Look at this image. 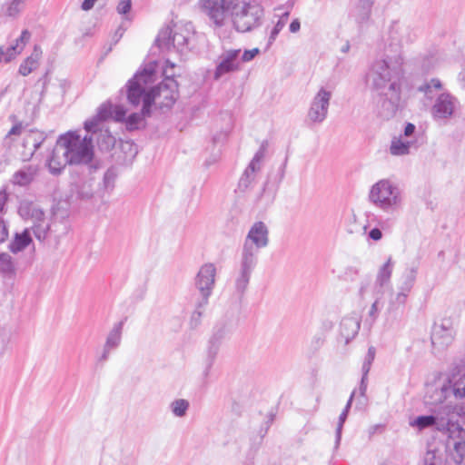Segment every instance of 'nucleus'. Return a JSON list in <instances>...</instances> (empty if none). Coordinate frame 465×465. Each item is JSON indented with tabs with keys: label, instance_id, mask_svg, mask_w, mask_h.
Listing matches in <instances>:
<instances>
[{
	"label": "nucleus",
	"instance_id": "f257e3e1",
	"mask_svg": "<svg viewBox=\"0 0 465 465\" xmlns=\"http://www.w3.org/2000/svg\"><path fill=\"white\" fill-rule=\"evenodd\" d=\"M402 65V55L387 51L382 59L375 60L371 64L366 74L368 84L379 96L378 114L383 119L393 117L398 111L401 94Z\"/></svg>",
	"mask_w": 465,
	"mask_h": 465
},
{
	"label": "nucleus",
	"instance_id": "f03ea898",
	"mask_svg": "<svg viewBox=\"0 0 465 465\" xmlns=\"http://www.w3.org/2000/svg\"><path fill=\"white\" fill-rule=\"evenodd\" d=\"M368 201L385 213L398 212L403 205V193L391 179L383 178L373 183L368 193Z\"/></svg>",
	"mask_w": 465,
	"mask_h": 465
},
{
	"label": "nucleus",
	"instance_id": "7ed1b4c3",
	"mask_svg": "<svg viewBox=\"0 0 465 465\" xmlns=\"http://www.w3.org/2000/svg\"><path fill=\"white\" fill-rule=\"evenodd\" d=\"M93 135H85L84 138L76 132H68L61 135L57 141L58 147L64 149L69 164H87L94 157Z\"/></svg>",
	"mask_w": 465,
	"mask_h": 465
},
{
	"label": "nucleus",
	"instance_id": "20e7f679",
	"mask_svg": "<svg viewBox=\"0 0 465 465\" xmlns=\"http://www.w3.org/2000/svg\"><path fill=\"white\" fill-rule=\"evenodd\" d=\"M193 35L194 28L192 23L173 24L159 32L155 43L163 51L173 49L183 54L190 49V43Z\"/></svg>",
	"mask_w": 465,
	"mask_h": 465
},
{
	"label": "nucleus",
	"instance_id": "39448f33",
	"mask_svg": "<svg viewBox=\"0 0 465 465\" xmlns=\"http://www.w3.org/2000/svg\"><path fill=\"white\" fill-rule=\"evenodd\" d=\"M154 67L149 65L138 72L130 79L126 84L128 102L137 106L143 103V115L151 114V107L153 104V95L152 92H146V85L153 81Z\"/></svg>",
	"mask_w": 465,
	"mask_h": 465
},
{
	"label": "nucleus",
	"instance_id": "423d86ee",
	"mask_svg": "<svg viewBox=\"0 0 465 465\" xmlns=\"http://www.w3.org/2000/svg\"><path fill=\"white\" fill-rule=\"evenodd\" d=\"M229 14L233 16L235 29L245 33L260 26L263 17V8L255 2L242 3L238 8L231 10Z\"/></svg>",
	"mask_w": 465,
	"mask_h": 465
},
{
	"label": "nucleus",
	"instance_id": "0eeeda50",
	"mask_svg": "<svg viewBox=\"0 0 465 465\" xmlns=\"http://www.w3.org/2000/svg\"><path fill=\"white\" fill-rule=\"evenodd\" d=\"M452 407L446 404L441 406L439 410L434 411L430 415L418 416L410 422V425L417 428L419 430H423L428 428H433L439 431L448 430L450 424L449 415L452 413Z\"/></svg>",
	"mask_w": 465,
	"mask_h": 465
},
{
	"label": "nucleus",
	"instance_id": "6e6552de",
	"mask_svg": "<svg viewBox=\"0 0 465 465\" xmlns=\"http://www.w3.org/2000/svg\"><path fill=\"white\" fill-rule=\"evenodd\" d=\"M332 92L325 87H321L312 97L307 112V121L310 124H321L328 116L330 102Z\"/></svg>",
	"mask_w": 465,
	"mask_h": 465
},
{
	"label": "nucleus",
	"instance_id": "1a4fd4ad",
	"mask_svg": "<svg viewBox=\"0 0 465 465\" xmlns=\"http://www.w3.org/2000/svg\"><path fill=\"white\" fill-rule=\"evenodd\" d=\"M415 35L411 29L400 23L392 22L389 29L388 45L385 48L390 54L402 55V47L414 41Z\"/></svg>",
	"mask_w": 465,
	"mask_h": 465
},
{
	"label": "nucleus",
	"instance_id": "9d476101",
	"mask_svg": "<svg viewBox=\"0 0 465 465\" xmlns=\"http://www.w3.org/2000/svg\"><path fill=\"white\" fill-rule=\"evenodd\" d=\"M265 145L262 144L255 153L253 158L239 179L236 192L246 193L254 187L257 183L258 173L262 169V163L265 156Z\"/></svg>",
	"mask_w": 465,
	"mask_h": 465
},
{
	"label": "nucleus",
	"instance_id": "9b49d317",
	"mask_svg": "<svg viewBox=\"0 0 465 465\" xmlns=\"http://www.w3.org/2000/svg\"><path fill=\"white\" fill-rule=\"evenodd\" d=\"M151 92L153 95V104L156 103L161 109H170L178 97V84L173 77L166 76Z\"/></svg>",
	"mask_w": 465,
	"mask_h": 465
},
{
	"label": "nucleus",
	"instance_id": "f8f14e48",
	"mask_svg": "<svg viewBox=\"0 0 465 465\" xmlns=\"http://www.w3.org/2000/svg\"><path fill=\"white\" fill-rule=\"evenodd\" d=\"M452 392L455 398H465V372L463 374H453L448 381L447 385H443L440 390L433 391L435 395L434 401H430L429 396H425L426 404L442 403L448 394Z\"/></svg>",
	"mask_w": 465,
	"mask_h": 465
},
{
	"label": "nucleus",
	"instance_id": "ddd939ff",
	"mask_svg": "<svg viewBox=\"0 0 465 465\" xmlns=\"http://www.w3.org/2000/svg\"><path fill=\"white\" fill-rule=\"evenodd\" d=\"M215 277L216 268L213 263H204L197 273L195 284L203 299V303H208L214 287Z\"/></svg>",
	"mask_w": 465,
	"mask_h": 465
},
{
	"label": "nucleus",
	"instance_id": "4468645a",
	"mask_svg": "<svg viewBox=\"0 0 465 465\" xmlns=\"http://www.w3.org/2000/svg\"><path fill=\"white\" fill-rule=\"evenodd\" d=\"M454 328L450 319H442L440 322L434 323L431 331V343L433 347L443 350L454 339Z\"/></svg>",
	"mask_w": 465,
	"mask_h": 465
},
{
	"label": "nucleus",
	"instance_id": "2eb2a0df",
	"mask_svg": "<svg viewBox=\"0 0 465 465\" xmlns=\"http://www.w3.org/2000/svg\"><path fill=\"white\" fill-rule=\"evenodd\" d=\"M458 100L449 92H441L435 99L431 114L435 120H446L454 114Z\"/></svg>",
	"mask_w": 465,
	"mask_h": 465
},
{
	"label": "nucleus",
	"instance_id": "dca6fc26",
	"mask_svg": "<svg viewBox=\"0 0 465 465\" xmlns=\"http://www.w3.org/2000/svg\"><path fill=\"white\" fill-rule=\"evenodd\" d=\"M240 49H232L225 51L220 56V62L214 72L215 79L222 77L225 74L238 71L241 65Z\"/></svg>",
	"mask_w": 465,
	"mask_h": 465
},
{
	"label": "nucleus",
	"instance_id": "f3484780",
	"mask_svg": "<svg viewBox=\"0 0 465 465\" xmlns=\"http://www.w3.org/2000/svg\"><path fill=\"white\" fill-rule=\"evenodd\" d=\"M31 34L28 30H23L21 35L15 39V43L9 45L0 46V64H7L14 60L22 53L26 43L29 41Z\"/></svg>",
	"mask_w": 465,
	"mask_h": 465
},
{
	"label": "nucleus",
	"instance_id": "a211bd4d",
	"mask_svg": "<svg viewBox=\"0 0 465 465\" xmlns=\"http://www.w3.org/2000/svg\"><path fill=\"white\" fill-rule=\"evenodd\" d=\"M199 6L215 26L223 25L222 0H199Z\"/></svg>",
	"mask_w": 465,
	"mask_h": 465
},
{
	"label": "nucleus",
	"instance_id": "6ab92c4d",
	"mask_svg": "<svg viewBox=\"0 0 465 465\" xmlns=\"http://www.w3.org/2000/svg\"><path fill=\"white\" fill-rule=\"evenodd\" d=\"M248 242L265 247L268 244V229L264 223L256 222L251 227L246 239Z\"/></svg>",
	"mask_w": 465,
	"mask_h": 465
},
{
	"label": "nucleus",
	"instance_id": "aec40b11",
	"mask_svg": "<svg viewBox=\"0 0 465 465\" xmlns=\"http://www.w3.org/2000/svg\"><path fill=\"white\" fill-rule=\"evenodd\" d=\"M360 330V320L357 316L343 317L340 323V333L348 343Z\"/></svg>",
	"mask_w": 465,
	"mask_h": 465
},
{
	"label": "nucleus",
	"instance_id": "412c9836",
	"mask_svg": "<svg viewBox=\"0 0 465 465\" xmlns=\"http://www.w3.org/2000/svg\"><path fill=\"white\" fill-rule=\"evenodd\" d=\"M44 213L45 212L33 202L24 200L19 203L18 214L25 220L40 221L44 217Z\"/></svg>",
	"mask_w": 465,
	"mask_h": 465
},
{
	"label": "nucleus",
	"instance_id": "4be33fe9",
	"mask_svg": "<svg viewBox=\"0 0 465 465\" xmlns=\"http://www.w3.org/2000/svg\"><path fill=\"white\" fill-rule=\"evenodd\" d=\"M42 49L39 45H35L34 50L30 56L25 59L19 66L18 72L23 76H27L35 71L40 64L42 57Z\"/></svg>",
	"mask_w": 465,
	"mask_h": 465
},
{
	"label": "nucleus",
	"instance_id": "5701e85b",
	"mask_svg": "<svg viewBox=\"0 0 465 465\" xmlns=\"http://www.w3.org/2000/svg\"><path fill=\"white\" fill-rule=\"evenodd\" d=\"M413 146H416V141L405 140L403 136L400 135L391 140L389 152L393 156H403L409 154Z\"/></svg>",
	"mask_w": 465,
	"mask_h": 465
},
{
	"label": "nucleus",
	"instance_id": "b1692460",
	"mask_svg": "<svg viewBox=\"0 0 465 465\" xmlns=\"http://www.w3.org/2000/svg\"><path fill=\"white\" fill-rule=\"evenodd\" d=\"M37 173V167L34 165H27L16 171L12 177V182L15 185L27 186L35 179Z\"/></svg>",
	"mask_w": 465,
	"mask_h": 465
},
{
	"label": "nucleus",
	"instance_id": "393cba45",
	"mask_svg": "<svg viewBox=\"0 0 465 465\" xmlns=\"http://www.w3.org/2000/svg\"><path fill=\"white\" fill-rule=\"evenodd\" d=\"M221 344V342L213 341L211 339L208 341L206 357L204 360V370L203 372V375L205 379L210 375L211 370L214 364L217 354L219 352Z\"/></svg>",
	"mask_w": 465,
	"mask_h": 465
},
{
	"label": "nucleus",
	"instance_id": "a878e982",
	"mask_svg": "<svg viewBox=\"0 0 465 465\" xmlns=\"http://www.w3.org/2000/svg\"><path fill=\"white\" fill-rule=\"evenodd\" d=\"M31 242V231L29 228H26L22 232L15 233L14 240L9 243V250L13 253H17L25 250Z\"/></svg>",
	"mask_w": 465,
	"mask_h": 465
},
{
	"label": "nucleus",
	"instance_id": "bb28decb",
	"mask_svg": "<svg viewBox=\"0 0 465 465\" xmlns=\"http://www.w3.org/2000/svg\"><path fill=\"white\" fill-rule=\"evenodd\" d=\"M34 224L30 228L31 232L40 241H50V221L46 219L45 214L40 221H33Z\"/></svg>",
	"mask_w": 465,
	"mask_h": 465
},
{
	"label": "nucleus",
	"instance_id": "cd10ccee",
	"mask_svg": "<svg viewBox=\"0 0 465 465\" xmlns=\"http://www.w3.org/2000/svg\"><path fill=\"white\" fill-rule=\"evenodd\" d=\"M125 321L126 318L114 323V327L109 331L106 337V341L104 343L105 347L114 350L120 345L122 341L123 328Z\"/></svg>",
	"mask_w": 465,
	"mask_h": 465
},
{
	"label": "nucleus",
	"instance_id": "c85d7f7f",
	"mask_svg": "<svg viewBox=\"0 0 465 465\" xmlns=\"http://www.w3.org/2000/svg\"><path fill=\"white\" fill-rule=\"evenodd\" d=\"M371 6V0H359V4L351 11V15L357 23L362 24L369 19Z\"/></svg>",
	"mask_w": 465,
	"mask_h": 465
},
{
	"label": "nucleus",
	"instance_id": "c756f323",
	"mask_svg": "<svg viewBox=\"0 0 465 465\" xmlns=\"http://www.w3.org/2000/svg\"><path fill=\"white\" fill-rule=\"evenodd\" d=\"M252 270V263L242 264L239 275L235 280V287L240 294H242L246 290Z\"/></svg>",
	"mask_w": 465,
	"mask_h": 465
},
{
	"label": "nucleus",
	"instance_id": "7c9ffc66",
	"mask_svg": "<svg viewBox=\"0 0 465 465\" xmlns=\"http://www.w3.org/2000/svg\"><path fill=\"white\" fill-rule=\"evenodd\" d=\"M59 148L60 147L57 146L53 151V153L47 162V165H48L50 173L54 175L59 174L61 173V171L65 167V165L67 163H69V162L66 161L65 156L63 155V158L59 157V155H58Z\"/></svg>",
	"mask_w": 465,
	"mask_h": 465
},
{
	"label": "nucleus",
	"instance_id": "2f4dec72",
	"mask_svg": "<svg viewBox=\"0 0 465 465\" xmlns=\"http://www.w3.org/2000/svg\"><path fill=\"white\" fill-rule=\"evenodd\" d=\"M354 394H355V391H352L351 395L350 396V398H349V400L347 401V404H346L344 410L340 414L339 421H338L337 428H336L334 450H338V448L340 446L341 440V432H342L343 424H344V422H345V420H346V419L348 417V412H349V411H350V409L351 407V403H352V400H353Z\"/></svg>",
	"mask_w": 465,
	"mask_h": 465
},
{
	"label": "nucleus",
	"instance_id": "473e14b6",
	"mask_svg": "<svg viewBox=\"0 0 465 465\" xmlns=\"http://www.w3.org/2000/svg\"><path fill=\"white\" fill-rule=\"evenodd\" d=\"M409 294L410 293L400 289H398L396 292H391L389 300L388 312L392 313L403 307L407 302Z\"/></svg>",
	"mask_w": 465,
	"mask_h": 465
},
{
	"label": "nucleus",
	"instance_id": "72a5a7b5",
	"mask_svg": "<svg viewBox=\"0 0 465 465\" xmlns=\"http://www.w3.org/2000/svg\"><path fill=\"white\" fill-rule=\"evenodd\" d=\"M46 139V135L41 131H31L24 139V146H32L34 148L31 155L40 148Z\"/></svg>",
	"mask_w": 465,
	"mask_h": 465
},
{
	"label": "nucleus",
	"instance_id": "f704fd0d",
	"mask_svg": "<svg viewBox=\"0 0 465 465\" xmlns=\"http://www.w3.org/2000/svg\"><path fill=\"white\" fill-rule=\"evenodd\" d=\"M96 142L100 150L109 151L114 146L116 140L107 129H104L99 130L96 134Z\"/></svg>",
	"mask_w": 465,
	"mask_h": 465
},
{
	"label": "nucleus",
	"instance_id": "c9c22d12",
	"mask_svg": "<svg viewBox=\"0 0 465 465\" xmlns=\"http://www.w3.org/2000/svg\"><path fill=\"white\" fill-rule=\"evenodd\" d=\"M50 241L57 242L67 233L68 226L64 221H50Z\"/></svg>",
	"mask_w": 465,
	"mask_h": 465
},
{
	"label": "nucleus",
	"instance_id": "e433bc0d",
	"mask_svg": "<svg viewBox=\"0 0 465 465\" xmlns=\"http://www.w3.org/2000/svg\"><path fill=\"white\" fill-rule=\"evenodd\" d=\"M392 273V263H384L376 277L375 284L380 288H385L390 285Z\"/></svg>",
	"mask_w": 465,
	"mask_h": 465
},
{
	"label": "nucleus",
	"instance_id": "4c0bfd02",
	"mask_svg": "<svg viewBox=\"0 0 465 465\" xmlns=\"http://www.w3.org/2000/svg\"><path fill=\"white\" fill-rule=\"evenodd\" d=\"M415 280L416 270L414 268L406 270L400 280L398 289L410 293L414 285Z\"/></svg>",
	"mask_w": 465,
	"mask_h": 465
},
{
	"label": "nucleus",
	"instance_id": "58836bf2",
	"mask_svg": "<svg viewBox=\"0 0 465 465\" xmlns=\"http://www.w3.org/2000/svg\"><path fill=\"white\" fill-rule=\"evenodd\" d=\"M290 13L288 11L284 12L278 19L274 26L270 32L269 39H268V47L272 45V43L276 40L280 32L283 29L289 20Z\"/></svg>",
	"mask_w": 465,
	"mask_h": 465
},
{
	"label": "nucleus",
	"instance_id": "ea45409f",
	"mask_svg": "<svg viewBox=\"0 0 465 465\" xmlns=\"http://www.w3.org/2000/svg\"><path fill=\"white\" fill-rule=\"evenodd\" d=\"M450 456L458 465H465V440H459L454 441Z\"/></svg>",
	"mask_w": 465,
	"mask_h": 465
},
{
	"label": "nucleus",
	"instance_id": "a19ab883",
	"mask_svg": "<svg viewBox=\"0 0 465 465\" xmlns=\"http://www.w3.org/2000/svg\"><path fill=\"white\" fill-rule=\"evenodd\" d=\"M149 115H143V111L141 113H133L126 117L124 123L128 131L138 130L141 126L144 125V118Z\"/></svg>",
	"mask_w": 465,
	"mask_h": 465
},
{
	"label": "nucleus",
	"instance_id": "79ce46f5",
	"mask_svg": "<svg viewBox=\"0 0 465 465\" xmlns=\"http://www.w3.org/2000/svg\"><path fill=\"white\" fill-rule=\"evenodd\" d=\"M442 84L440 79L432 78L429 82L419 87V91L424 93L427 98L431 99L433 97V91H441Z\"/></svg>",
	"mask_w": 465,
	"mask_h": 465
},
{
	"label": "nucleus",
	"instance_id": "37998d69",
	"mask_svg": "<svg viewBox=\"0 0 465 465\" xmlns=\"http://www.w3.org/2000/svg\"><path fill=\"white\" fill-rule=\"evenodd\" d=\"M262 246L256 245L254 243L248 242L245 240L243 248H242V262H252V260L257 258V254Z\"/></svg>",
	"mask_w": 465,
	"mask_h": 465
},
{
	"label": "nucleus",
	"instance_id": "c03bdc74",
	"mask_svg": "<svg viewBox=\"0 0 465 465\" xmlns=\"http://www.w3.org/2000/svg\"><path fill=\"white\" fill-rule=\"evenodd\" d=\"M189 406V401L184 399L175 400L170 405L172 412L176 417H183Z\"/></svg>",
	"mask_w": 465,
	"mask_h": 465
},
{
	"label": "nucleus",
	"instance_id": "a18cd8bd",
	"mask_svg": "<svg viewBox=\"0 0 465 465\" xmlns=\"http://www.w3.org/2000/svg\"><path fill=\"white\" fill-rule=\"evenodd\" d=\"M117 177V171L115 167H110L104 174L103 187L105 191L111 192L114 187V182Z\"/></svg>",
	"mask_w": 465,
	"mask_h": 465
},
{
	"label": "nucleus",
	"instance_id": "49530a36",
	"mask_svg": "<svg viewBox=\"0 0 465 465\" xmlns=\"http://www.w3.org/2000/svg\"><path fill=\"white\" fill-rule=\"evenodd\" d=\"M208 303H203V299H202L197 303L196 308H195L194 312H193V314L191 316L190 324H191L192 328H196L200 324L201 318H202V315H203V311H204V307Z\"/></svg>",
	"mask_w": 465,
	"mask_h": 465
},
{
	"label": "nucleus",
	"instance_id": "de8ad7c7",
	"mask_svg": "<svg viewBox=\"0 0 465 465\" xmlns=\"http://www.w3.org/2000/svg\"><path fill=\"white\" fill-rule=\"evenodd\" d=\"M101 123H102V121L96 115H94L91 119H88L84 122V130L87 133H91L93 134H97L99 133V130H103L102 128H100Z\"/></svg>",
	"mask_w": 465,
	"mask_h": 465
},
{
	"label": "nucleus",
	"instance_id": "09e8293b",
	"mask_svg": "<svg viewBox=\"0 0 465 465\" xmlns=\"http://www.w3.org/2000/svg\"><path fill=\"white\" fill-rule=\"evenodd\" d=\"M375 353H376V350L374 347L371 346L369 349H368V352L364 358V361L362 363V367H361V371L362 373H364L365 375H368L369 374V371L371 370V366L374 361V358H375Z\"/></svg>",
	"mask_w": 465,
	"mask_h": 465
},
{
	"label": "nucleus",
	"instance_id": "8fccbe9b",
	"mask_svg": "<svg viewBox=\"0 0 465 465\" xmlns=\"http://www.w3.org/2000/svg\"><path fill=\"white\" fill-rule=\"evenodd\" d=\"M229 331V328L224 323H219L214 327V331L213 335L211 336V340L221 342Z\"/></svg>",
	"mask_w": 465,
	"mask_h": 465
},
{
	"label": "nucleus",
	"instance_id": "3c124183",
	"mask_svg": "<svg viewBox=\"0 0 465 465\" xmlns=\"http://www.w3.org/2000/svg\"><path fill=\"white\" fill-rule=\"evenodd\" d=\"M112 104L109 103H104L99 106L97 114L95 115L103 122L104 120H107L108 118H112Z\"/></svg>",
	"mask_w": 465,
	"mask_h": 465
},
{
	"label": "nucleus",
	"instance_id": "603ef678",
	"mask_svg": "<svg viewBox=\"0 0 465 465\" xmlns=\"http://www.w3.org/2000/svg\"><path fill=\"white\" fill-rule=\"evenodd\" d=\"M242 3L239 0H222V6L223 8V20L226 15H229L230 11L232 9H236L241 5Z\"/></svg>",
	"mask_w": 465,
	"mask_h": 465
},
{
	"label": "nucleus",
	"instance_id": "864d4df0",
	"mask_svg": "<svg viewBox=\"0 0 465 465\" xmlns=\"http://www.w3.org/2000/svg\"><path fill=\"white\" fill-rule=\"evenodd\" d=\"M126 109L123 105L113 107L112 118L116 122H124L126 119Z\"/></svg>",
	"mask_w": 465,
	"mask_h": 465
},
{
	"label": "nucleus",
	"instance_id": "5fc2aeb1",
	"mask_svg": "<svg viewBox=\"0 0 465 465\" xmlns=\"http://www.w3.org/2000/svg\"><path fill=\"white\" fill-rule=\"evenodd\" d=\"M0 272L6 279H11L15 274V263H0Z\"/></svg>",
	"mask_w": 465,
	"mask_h": 465
},
{
	"label": "nucleus",
	"instance_id": "6e6d98bb",
	"mask_svg": "<svg viewBox=\"0 0 465 465\" xmlns=\"http://www.w3.org/2000/svg\"><path fill=\"white\" fill-rule=\"evenodd\" d=\"M424 465H442L441 459L437 457L434 451H427L424 458Z\"/></svg>",
	"mask_w": 465,
	"mask_h": 465
},
{
	"label": "nucleus",
	"instance_id": "4d7b16f0",
	"mask_svg": "<svg viewBox=\"0 0 465 465\" xmlns=\"http://www.w3.org/2000/svg\"><path fill=\"white\" fill-rule=\"evenodd\" d=\"M22 1L13 0L7 6L6 15L15 16L21 11Z\"/></svg>",
	"mask_w": 465,
	"mask_h": 465
},
{
	"label": "nucleus",
	"instance_id": "13d9d810",
	"mask_svg": "<svg viewBox=\"0 0 465 465\" xmlns=\"http://www.w3.org/2000/svg\"><path fill=\"white\" fill-rule=\"evenodd\" d=\"M131 0H121L117 5V12L121 15H126L131 10Z\"/></svg>",
	"mask_w": 465,
	"mask_h": 465
},
{
	"label": "nucleus",
	"instance_id": "bf43d9fd",
	"mask_svg": "<svg viewBox=\"0 0 465 465\" xmlns=\"http://www.w3.org/2000/svg\"><path fill=\"white\" fill-rule=\"evenodd\" d=\"M258 48H253L251 50H245L240 58L241 62H250L252 61L258 54H259Z\"/></svg>",
	"mask_w": 465,
	"mask_h": 465
},
{
	"label": "nucleus",
	"instance_id": "052dcab7",
	"mask_svg": "<svg viewBox=\"0 0 465 465\" xmlns=\"http://www.w3.org/2000/svg\"><path fill=\"white\" fill-rule=\"evenodd\" d=\"M380 311V302L378 299H376V301L371 304L369 311V317L371 319L372 322H374L378 318Z\"/></svg>",
	"mask_w": 465,
	"mask_h": 465
},
{
	"label": "nucleus",
	"instance_id": "680f3d73",
	"mask_svg": "<svg viewBox=\"0 0 465 465\" xmlns=\"http://www.w3.org/2000/svg\"><path fill=\"white\" fill-rule=\"evenodd\" d=\"M8 227L6 223L0 218V243L4 242L8 237Z\"/></svg>",
	"mask_w": 465,
	"mask_h": 465
},
{
	"label": "nucleus",
	"instance_id": "e2e57ef3",
	"mask_svg": "<svg viewBox=\"0 0 465 465\" xmlns=\"http://www.w3.org/2000/svg\"><path fill=\"white\" fill-rule=\"evenodd\" d=\"M382 238V232L379 228H372L367 235L368 240L378 242Z\"/></svg>",
	"mask_w": 465,
	"mask_h": 465
},
{
	"label": "nucleus",
	"instance_id": "0e129e2a",
	"mask_svg": "<svg viewBox=\"0 0 465 465\" xmlns=\"http://www.w3.org/2000/svg\"><path fill=\"white\" fill-rule=\"evenodd\" d=\"M415 130H416V126L411 123H408L405 125L404 132L401 136H403V138L405 140H410L409 138H411L414 134Z\"/></svg>",
	"mask_w": 465,
	"mask_h": 465
},
{
	"label": "nucleus",
	"instance_id": "69168bd1",
	"mask_svg": "<svg viewBox=\"0 0 465 465\" xmlns=\"http://www.w3.org/2000/svg\"><path fill=\"white\" fill-rule=\"evenodd\" d=\"M367 386H368V375H365L364 373H362L361 384L359 387V391H360L361 396H362V397L366 396Z\"/></svg>",
	"mask_w": 465,
	"mask_h": 465
},
{
	"label": "nucleus",
	"instance_id": "338daca9",
	"mask_svg": "<svg viewBox=\"0 0 465 465\" xmlns=\"http://www.w3.org/2000/svg\"><path fill=\"white\" fill-rule=\"evenodd\" d=\"M301 29V22L298 18L293 19L289 26V30L291 33L295 34L299 32Z\"/></svg>",
	"mask_w": 465,
	"mask_h": 465
},
{
	"label": "nucleus",
	"instance_id": "774afa93",
	"mask_svg": "<svg viewBox=\"0 0 465 465\" xmlns=\"http://www.w3.org/2000/svg\"><path fill=\"white\" fill-rule=\"evenodd\" d=\"M23 129V124L21 123H18L11 128V130L8 132V135H20L22 134Z\"/></svg>",
	"mask_w": 465,
	"mask_h": 465
}]
</instances>
